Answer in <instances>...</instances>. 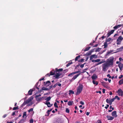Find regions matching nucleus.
<instances>
[{"label": "nucleus", "mask_w": 123, "mask_h": 123, "mask_svg": "<svg viewBox=\"0 0 123 123\" xmlns=\"http://www.w3.org/2000/svg\"><path fill=\"white\" fill-rule=\"evenodd\" d=\"M114 58L113 57H111L107 59L105 63L109 66H112L113 65Z\"/></svg>", "instance_id": "nucleus-1"}, {"label": "nucleus", "mask_w": 123, "mask_h": 123, "mask_svg": "<svg viewBox=\"0 0 123 123\" xmlns=\"http://www.w3.org/2000/svg\"><path fill=\"white\" fill-rule=\"evenodd\" d=\"M63 70L62 68L59 69H58L57 68L55 69V71L56 74L55 76H54V77L56 78H58L61 74V73L60 72L62 71Z\"/></svg>", "instance_id": "nucleus-2"}, {"label": "nucleus", "mask_w": 123, "mask_h": 123, "mask_svg": "<svg viewBox=\"0 0 123 123\" xmlns=\"http://www.w3.org/2000/svg\"><path fill=\"white\" fill-rule=\"evenodd\" d=\"M83 88V86L81 84H80L77 88V91L76 93V95H79L82 92Z\"/></svg>", "instance_id": "nucleus-3"}, {"label": "nucleus", "mask_w": 123, "mask_h": 123, "mask_svg": "<svg viewBox=\"0 0 123 123\" xmlns=\"http://www.w3.org/2000/svg\"><path fill=\"white\" fill-rule=\"evenodd\" d=\"M109 66L105 63L103 64L102 65V70L104 72L106 71L108 69Z\"/></svg>", "instance_id": "nucleus-4"}, {"label": "nucleus", "mask_w": 123, "mask_h": 123, "mask_svg": "<svg viewBox=\"0 0 123 123\" xmlns=\"http://www.w3.org/2000/svg\"><path fill=\"white\" fill-rule=\"evenodd\" d=\"M37 94L36 93V96L35 98H36V100L38 101H40L42 100H43L44 98V97H42L39 98V97L41 96V95L39 94V95H37Z\"/></svg>", "instance_id": "nucleus-5"}, {"label": "nucleus", "mask_w": 123, "mask_h": 123, "mask_svg": "<svg viewBox=\"0 0 123 123\" xmlns=\"http://www.w3.org/2000/svg\"><path fill=\"white\" fill-rule=\"evenodd\" d=\"M33 98L32 97H31L30 98H29L28 100H27L26 101H25L24 103L22 104V105L23 106L27 104L30 102L31 100L33 99Z\"/></svg>", "instance_id": "nucleus-6"}, {"label": "nucleus", "mask_w": 123, "mask_h": 123, "mask_svg": "<svg viewBox=\"0 0 123 123\" xmlns=\"http://www.w3.org/2000/svg\"><path fill=\"white\" fill-rule=\"evenodd\" d=\"M117 93L119 94V95L120 96L123 95V92L122 90L121 89H119L117 91Z\"/></svg>", "instance_id": "nucleus-7"}, {"label": "nucleus", "mask_w": 123, "mask_h": 123, "mask_svg": "<svg viewBox=\"0 0 123 123\" xmlns=\"http://www.w3.org/2000/svg\"><path fill=\"white\" fill-rule=\"evenodd\" d=\"M63 121L62 119L59 118L57 119L54 123H63Z\"/></svg>", "instance_id": "nucleus-8"}, {"label": "nucleus", "mask_w": 123, "mask_h": 123, "mask_svg": "<svg viewBox=\"0 0 123 123\" xmlns=\"http://www.w3.org/2000/svg\"><path fill=\"white\" fill-rule=\"evenodd\" d=\"M123 40V37L121 36H120L117 39V42H121Z\"/></svg>", "instance_id": "nucleus-9"}, {"label": "nucleus", "mask_w": 123, "mask_h": 123, "mask_svg": "<svg viewBox=\"0 0 123 123\" xmlns=\"http://www.w3.org/2000/svg\"><path fill=\"white\" fill-rule=\"evenodd\" d=\"M98 56L95 55L93 54L91 55L90 57V60H92L93 58H96Z\"/></svg>", "instance_id": "nucleus-10"}, {"label": "nucleus", "mask_w": 123, "mask_h": 123, "mask_svg": "<svg viewBox=\"0 0 123 123\" xmlns=\"http://www.w3.org/2000/svg\"><path fill=\"white\" fill-rule=\"evenodd\" d=\"M79 74H76L74 75V76L73 77L72 79L70 80V81L72 82L74 80H75L79 76Z\"/></svg>", "instance_id": "nucleus-11"}, {"label": "nucleus", "mask_w": 123, "mask_h": 123, "mask_svg": "<svg viewBox=\"0 0 123 123\" xmlns=\"http://www.w3.org/2000/svg\"><path fill=\"white\" fill-rule=\"evenodd\" d=\"M112 116L114 117H116L117 116V115L116 114V111H114L112 113Z\"/></svg>", "instance_id": "nucleus-12"}, {"label": "nucleus", "mask_w": 123, "mask_h": 123, "mask_svg": "<svg viewBox=\"0 0 123 123\" xmlns=\"http://www.w3.org/2000/svg\"><path fill=\"white\" fill-rule=\"evenodd\" d=\"M123 50V46L120 48H119L117 49V51L116 52H121Z\"/></svg>", "instance_id": "nucleus-13"}, {"label": "nucleus", "mask_w": 123, "mask_h": 123, "mask_svg": "<svg viewBox=\"0 0 123 123\" xmlns=\"http://www.w3.org/2000/svg\"><path fill=\"white\" fill-rule=\"evenodd\" d=\"M44 103L47 105V106L49 107H51L52 105L50 104V103L49 102L46 101V102H45Z\"/></svg>", "instance_id": "nucleus-14"}, {"label": "nucleus", "mask_w": 123, "mask_h": 123, "mask_svg": "<svg viewBox=\"0 0 123 123\" xmlns=\"http://www.w3.org/2000/svg\"><path fill=\"white\" fill-rule=\"evenodd\" d=\"M106 117L109 120H111L114 118V117L109 116H107Z\"/></svg>", "instance_id": "nucleus-15"}, {"label": "nucleus", "mask_w": 123, "mask_h": 123, "mask_svg": "<svg viewBox=\"0 0 123 123\" xmlns=\"http://www.w3.org/2000/svg\"><path fill=\"white\" fill-rule=\"evenodd\" d=\"M118 66L120 70H122L123 67V64L120 63L118 65Z\"/></svg>", "instance_id": "nucleus-16"}, {"label": "nucleus", "mask_w": 123, "mask_h": 123, "mask_svg": "<svg viewBox=\"0 0 123 123\" xmlns=\"http://www.w3.org/2000/svg\"><path fill=\"white\" fill-rule=\"evenodd\" d=\"M50 75H53L54 74L55 75V74H56V72L55 71H54L53 70L50 71Z\"/></svg>", "instance_id": "nucleus-17"}, {"label": "nucleus", "mask_w": 123, "mask_h": 123, "mask_svg": "<svg viewBox=\"0 0 123 123\" xmlns=\"http://www.w3.org/2000/svg\"><path fill=\"white\" fill-rule=\"evenodd\" d=\"M79 72V71H76L74 72H73L70 74H69L68 75V76H70L71 75H72L73 74H76L78 73Z\"/></svg>", "instance_id": "nucleus-18"}, {"label": "nucleus", "mask_w": 123, "mask_h": 123, "mask_svg": "<svg viewBox=\"0 0 123 123\" xmlns=\"http://www.w3.org/2000/svg\"><path fill=\"white\" fill-rule=\"evenodd\" d=\"M100 61V59H98L96 60H92V61L93 62H98Z\"/></svg>", "instance_id": "nucleus-19"}, {"label": "nucleus", "mask_w": 123, "mask_h": 123, "mask_svg": "<svg viewBox=\"0 0 123 123\" xmlns=\"http://www.w3.org/2000/svg\"><path fill=\"white\" fill-rule=\"evenodd\" d=\"M97 78V75L95 74H94L92 77V79L93 80H95Z\"/></svg>", "instance_id": "nucleus-20"}, {"label": "nucleus", "mask_w": 123, "mask_h": 123, "mask_svg": "<svg viewBox=\"0 0 123 123\" xmlns=\"http://www.w3.org/2000/svg\"><path fill=\"white\" fill-rule=\"evenodd\" d=\"M74 104L73 101H69L68 103V104L69 105H72Z\"/></svg>", "instance_id": "nucleus-21"}, {"label": "nucleus", "mask_w": 123, "mask_h": 123, "mask_svg": "<svg viewBox=\"0 0 123 123\" xmlns=\"http://www.w3.org/2000/svg\"><path fill=\"white\" fill-rule=\"evenodd\" d=\"M115 100V98H113L112 99H111L109 100V104L110 105H111L112 104V102L114 101V100Z\"/></svg>", "instance_id": "nucleus-22"}, {"label": "nucleus", "mask_w": 123, "mask_h": 123, "mask_svg": "<svg viewBox=\"0 0 123 123\" xmlns=\"http://www.w3.org/2000/svg\"><path fill=\"white\" fill-rule=\"evenodd\" d=\"M114 30H112L110 32L108 33V34L109 36L111 34H112L114 32Z\"/></svg>", "instance_id": "nucleus-23"}, {"label": "nucleus", "mask_w": 123, "mask_h": 123, "mask_svg": "<svg viewBox=\"0 0 123 123\" xmlns=\"http://www.w3.org/2000/svg\"><path fill=\"white\" fill-rule=\"evenodd\" d=\"M33 90L32 89H31L28 92V94L30 95H31L32 94Z\"/></svg>", "instance_id": "nucleus-24"}, {"label": "nucleus", "mask_w": 123, "mask_h": 123, "mask_svg": "<svg viewBox=\"0 0 123 123\" xmlns=\"http://www.w3.org/2000/svg\"><path fill=\"white\" fill-rule=\"evenodd\" d=\"M104 62H105L104 61H101V62H98V63H97L96 64H95V66H97L99 64H101L102 63H104Z\"/></svg>", "instance_id": "nucleus-25"}, {"label": "nucleus", "mask_w": 123, "mask_h": 123, "mask_svg": "<svg viewBox=\"0 0 123 123\" xmlns=\"http://www.w3.org/2000/svg\"><path fill=\"white\" fill-rule=\"evenodd\" d=\"M119 85H121L123 84V79H122L119 81Z\"/></svg>", "instance_id": "nucleus-26"}, {"label": "nucleus", "mask_w": 123, "mask_h": 123, "mask_svg": "<svg viewBox=\"0 0 123 123\" xmlns=\"http://www.w3.org/2000/svg\"><path fill=\"white\" fill-rule=\"evenodd\" d=\"M93 51H90L88 52L86 54L87 55H91Z\"/></svg>", "instance_id": "nucleus-27"}, {"label": "nucleus", "mask_w": 123, "mask_h": 123, "mask_svg": "<svg viewBox=\"0 0 123 123\" xmlns=\"http://www.w3.org/2000/svg\"><path fill=\"white\" fill-rule=\"evenodd\" d=\"M52 110V109H51L50 110H48L47 111V114H48V115H46V116H49V112L50 111H51Z\"/></svg>", "instance_id": "nucleus-28"}, {"label": "nucleus", "mask_w": 123, "mask_h": 123, "mask_svg": "<svg viewBox=\"0 0 123 123\" xmlns=\"http://www.w3.org/2000/svg\"><path fill=\"white\" fill-rule=\"evenodd\" d=\"M51 98L50 97H49L46 98L45 100H46L48 102V101L50 100Z\"/></svg>", "instance_id": "nucleus-29"}, {"label": "nucleus", "mask_w": 123, "mask_h": 123, "mask_svg": "<svg viewBox=\"0 0 123 123\" xmlns=\"http://www.w3.org/2000/svg\"><path fill=\"white\" fill-rule=\"evenodd\" d=\"M92 83L96 85H97L98 84V82L94 80H93L92 81Z\"/></svg>", "instance_id": "nucleus-30"}, {"label": "nucleus", "mask_w": 123, "mask_h": 123, "mask_svg": "<svg viewBox=\"0 0 123 123\" xmlns=\"http://www.w3.org/2000/svg\"><path fill=\"white\" fill-rule=\"evenodd\" d=\"M69 94H74V92L72 90H69Z\"/></svg>", "instance_id": "nucleus-31"}, {"label": "nucleus", "mask_w": 123, "mask_h": 123, "mask_svg": "<svg viewBox=\"0 0 123 123\" xmlns=\"http://www.w3.org/2000/svg\"><path fill=\"white\" fill-rule=\"evenodd\" d=\"M104 48H106L108 46V44L106 43H104Z\"/></svg>", "instance_id": "nucleus-32"}, {"label": "nucleus", "mask_w": 123, "mask_h": 123, "mask_svg": "<svg viewBox=\"0 0 123 123\" xmlns=\"http://www.w3.org/2000/svg\"><path fill=\"white\" fill-rule=\"evenodd\" d=\"M48 89L44 87H43L42 88V90H47Z\"/></svg>", "instance_id": "nucleus-33"}, {"label": "nucleus", "mask_w": 123, "mask_h": 123, "mask_svg": "<svg viewBox=\"0 0 123 123\" xmlns=\"http://www.w3.org/2000/svg\"><path fill=\"white\" fill-rule=\"evenodd\" d=\"M50 81H48L46 82L45 84L46 85H47L46 86H48L50 85Z\"/></svg>", "instance_id": "nucleus-34"}, {"label": "nucleus", "mask_w": 123, "mask_h": 123, "mask_svg": "<svg viewBox=\"0 0 123 123\" xmlns=\"http://www.w3.org/2000/svg\"><path fill=\"white\" fill-rule=\"evenodd\" d=\"M26 112H24L23 113V117H24L25 116H26Z\"/></svg>", "instance_id": "nucleus-35"}, {"label": "nucleus", "mask_w": 123, "mask_h": 123, "mask_svg": "<svg viewBox=\"0 0 123 123\" xmlns=\"http://www.w3.org/2000/svg\"><path fill=\"white\" fill-rule=\"evenodd\" d=\"M80 57V56L79 55L78 56H76L75 59V61H77L78 60V59Z\"/></svg>", "instance_id": "nucleus-36"}, {"label": "nucleus", "mask_w": 123, "mask_h": 123, "mask_svg": "<svg viewBox=\"0 0 123 123\" xmlns=\"http://www.w3.org/2000/svg\"><path fill=\"white\" fill-rule=\"evenodd\" d=\"M73 63V62H69L68 63V64L66 66L67 67H68L71 64Z\"/></svg>", "instance_id": "nucleus-37"}, {"label": "nucleus", "mask_w": 123, "mask_h": 123, "mask_svg": "<svg viewBox=\"0 0 123 123\" xmlns=\"http://www.w3.org/2000/svg\"><path fill=\"white\" fill-rule=\"evenodd\" d=\"M114 98H115V99H117L118 100H119L120 99V98L117 96H115V97Z\"/></svg>", "instance_id": "nucleus-38"}, {"label": "nucleus", "mask_w": 123, "mask_h": 123, "mask_svg": "<svg viewBox=\"0 0 123 123\" xmlns=\"http://www.w3.org/2000/svg\"><path fill=\"white\" fill-rule=\"evenodd\" d=\"M18 109V106H17V107H14L13 108V110H16V109Z\"/></svg>", "instance_id": "nucleus-39"}, {"label": "nucleus", "mask_w": 123, "mask_h": 123, "mask_svg": "<svg viewBox=\"0 0 123 123\" xmlns=\"http://www.w3.org/2000/svg\"><path fill=\"white\" fill-rule=\"evenodd\" d=\"M54 105L55 108H57L58 107V106L57 105V103H55Z\"/></svg>", "instance_id": "nucleus-40"}, {"label": "nucleus", "mask_w": 123, "mask_h": 123, "mask_svg": "<svg viewBox=\"0 0 123 123\" xmlns=\"http://www.w3.org/2000/svg\"><path fill=\"white\" fill-rule=\"evenodd\" d=\"M112 52H113V51L112 50H110L108 52H107V55H108V54H110V53H111Z\"/></svg>", "instance_id": "nucleus-41"}, {"label": "nucleus", "mask_w": 123, "mask_h": 123, "mask_svg": "<svg viewBox=\"0 0 123 123\" xmlns=\"http://www.w3.org/2000/svg\"><path fill=\"white\" fill-rule=\"evenodd\" d=\"M90 48V47L86 48L85 50V51H87Z\"/></svg>", "instance_id": "nucleus-42"}, {"label": "nucleus", "mask_w": 123, "mask_h": 123, "mask_svg": "<svg viewBox=\"0 0 123 123\" xmlns=\"http://www.w3.org/2000/svg\"><path fill=\"white\" fill-rule=\"evenodd\" d=\"M66 112L69 113V111L68 108H66Z\"/></svg>", "instance_id": "nucleus-43"}, {"label": "nucleus", "mask_w": 123, "mask_h": 123, "mask_svg": "<svg viewBox=\"0 0 123 123\" xmlns=\"http://www.w3.org/2000/svg\"><path fill=\"white\" fill-rule=\"evenodd\" d=\"M33 109L32 108H31V109H30L28 110V112H30L31 111H33Z\"/></svg>", "instance_id": "nucleus-44"}, {"label": "nucleus", "mask_w": 123, "mask_h": 123, "mask_svg": "<svg viewBox=\"0 0 123 123\" xmlns=\"http://www.w3.org/2000/svg\"><path fill=\"white\" fill-rule=\"evenodd\" d=\"M85 64V63H84V64H81V65H80V67L81 68H83L84 67V64Z\"/></svg>", "instance_id": "nucleus-45"}, {"label": "nucleus", "mask_w": 123, "mask_h": 123, "mask_svg": "<svg viewBox=\"0 0 123 123\" xmlns=\"http://www.w3.org/2000/svg\"><path fill=\"white\" fill-rule=\"evenodd\" d=\"M84 59H82L81 60H79L80 62H82L84 61Z\"/></svg>", "instance_id": "nucleus-46"}, {"label": "nucleus", "mask_w": 123, "mask_h": 123, "mask_svg": "<svg viewBox=\"0 0 123 123\" xmlns=\"http://www.w3.org/2000/svg\"><path fill=\"white\" fill-rule=\"evenodd\" d=\"M123 77V75H120L119 77V78L120 79L122 78Z\"/></svg>", "instance_id": "nucleus-47"}, {"label": "nucleus", "mask_w": 123, "mask_h": 123, "mask_svg": "<svg viewBox=\"0 0 123 123\" xmlns=\"http://www.w3.org/2000/svg\"><path fill=\"white\" fill-rule=\"evenodd\" d=\"M111 38H109L107 39V41L109 42L111 40Z\"/></svg>", "instance_id": "nucleus-48"}, {"label": "nucleus", "mask_w": 123, "mask_h": 123, "mask_svg": "<svg viewBox=\"0 0 123 123\" xmlns=\"http://www.w3.org/2000/svg\"><path fill=\"white\" fill-rule=\"evenodd\" d=\"M109 105H106V106H105V108L106 109H107L109 107Z\"/></svg>", "instance_id": "nucleus-49"}, {"label": "nucleus", "mask_w": 123, "mask_h": 123, "mask_svg": "<svg viewBox=\"0 0 123 123\" xmlns=\"http://www.w3.org/2000/svg\"><path fill=\"white\" fill-rule=\"evenodd\" d=\"M80 104L82 105H84V103L82 101H81L80 102Z\"/></svg>", "instance_id": "nucleus-50"}, {"label": "nucleus", "mask_w": 123, "mask_h": 123, "mask_svg": "<svg viewBox=\"0 0 123 123\" xmlns=\"http://www.w3.org/2000/svg\"><path fill=\"white\" fill-rule=\"evenodd\" d=\"M106 102L108 103H109V100L108 99H106Z\"/></svg>", "instance_id": "nucleus-51"}, {"label": "nucleus", "mask_w": 123, "mask_h": 123, "mask_svg": "<svg viewBox=\"0 0 123 123\" xmlns=\"http://www.w3.org/2000/svg\"><path fill=\"white\" fill-rule=\"evenodd\" d=\"M107 76L108 77H109L110 78H111V76H110V75L109 74H107Z\"/></svg>", "instance_id": "nucleus-52"}, {"label": "nucleus", "mask_w": 123, "mask_h": 123, "mask_svg": "<svg viewBox=\"0 0 123 123\" xmlns=\"http://www.w3.org/2000/svg\"><path fill=\"white\" fill-rule=\"evenodd\" d=\"M110 109H112V110H114V108L113 107H112L111 106L110 107Z\"/></svg>", "instance_id": "nucleus-53"}, {"label": "nucleus", "mask_w": 123, "mask_h": 123, "mask_svg": "<svg viewBox=\"0 0 123 123\" xmlns=\"http://www.w3.org/2000/svg\"><path fill=\"white\" fill-rule=\"evenodd\" d=\"M117 42V45L120 44H121V42Z\"/></svg>", "instance_id": "nucleus-54"}, {"label": "nucleus", "mask_w": 123, "mask_h": 123, "mask_svg": "<svg viewBox=\"0 0 123 123\" xmlns=\"http://www.w3.org/2000/svg\"><path fill=\"white\" fill-rule=\"evenodd\" d=\"M7 115L6 114H4L3 116V117L4 118L5 117L7 116Z\"/></svg>", "instance_id": "nucleus-55"}, {"label": "nucleus", "mask_w": 123, "mask_h": 123, "mask_svg": "<svg viewBox=\"0 0 123 123\" xmlns=\"http://www.w3.org/2000/svg\"><path fill=\"white\" fill-rule=\"evenodd\" d=\"M30 123H33V120L32 119L30 120Z\"/></svg>", "instance_id": "nucleus-56"}, {"label": "nucleus", "mask_w": 123, "mask_h": 123, "mask_svg": "<svg viewBox=\"0 0 123 123\" xmlns=\"http://www.w3.org/2000/svg\"><path fill=\"white\" fill-rule=\"evenodd\" d=\"M118 28L117 27V26H114V28H113L114 29H117Z\"/></svg>", "instance_id": "nucleus-57"}, {"label": "nucleus", "mask_w": 123, "mask_h": 123, "mask_svg": "<svg viewBox=\"0 0 123 123\" xmlns=\"http://www.w3.org/2000/svg\"><path fill=\"white\" fill-rule=\"evenodd\" d=\"M61 84L60 83H57V85L58 86H61Z\"/></svg>", "instance_id": "nucleus-58"}, {"label": "nucleus", "mask_w": 123, "mask_h": 123, "mask_svg": "<svg viewBox=\"0 0 123 123\" xmlns=\"http://www.w3.org/2000/svg\"><path fill=\"white\" fill-rule=\"evenodd\" d=\"M121 25H117V27L118 28L120 27L121 26Z\"/></svg>", "instance_id": "nucleus-59"}, {"label": "nucleus", "mask_w": 123, "mask_h": 123, "mask_svg": "<svg viewBox=\"0 0 123 123\" xmlns=\"http://www.w3.org/2000/svg\"><path fill=\"white\" fill-rule=\"evenodd\" d=\"M57 85V83L55 84L53 86V87L55 88L56 87V86Z\"/></svg>", "instance_id": "nucleus-60"}, {"label": "nucleus", "mask_w": 123, "mask_h": 123, "mask_svg": "<svg viewBox=\"0 0 123 123\" xmlns=\"http://www.w3.org/2000/svg\"><path fill=\"white\" fill-rule=\"evenodd\" d=\"M50 74H47L46 75H45V76H47V77L48 76H49L50 75Z\"/></svg>", "instance_id": "nucleus-61"}, {"label": "nucleus", "mask_w": 123, "mask_h": 123, "mask_svg": "<svg viewBox=\"0 0 123 123\" xmlns=\"http://www.w3.org/2000/svg\"><path fill=\"white\" fill-rule=\"evenodd\" d=\"M105 89H103V93H104L105 92Z\"/></svg>", "instance_id": "nucleus-62"}, {"label": "nucleus", "mask_w": 123, "mask_h": 123, "mask_svg": "<svg viewBox=\"0 0 123 123\" xmlns=\"http://www.w3.org/2000/svg\"><path fill=\"white\" fill-rule=\"evenodd\" d=\"M15 112H14L12 113V115L13 116L14 115H15Z\"/></svg>", "instance_id": "nucleus-63"}, {"label": "nucleus", "mask_w": 123, "mask_h": 123, "mask_svg": "<svg viewBox=\"0 0 123 123\" xmlns=\"http://www.w3.org/2000/svg\"><path fill=\"white\" fill-rule=\"evenodd\" d=\"M119 60L120 61H121V60H122L123 59H122V58L121 57H120L119 58Z\"/></svg>", "instance_id": "nucleus-64"}]
</instances>
